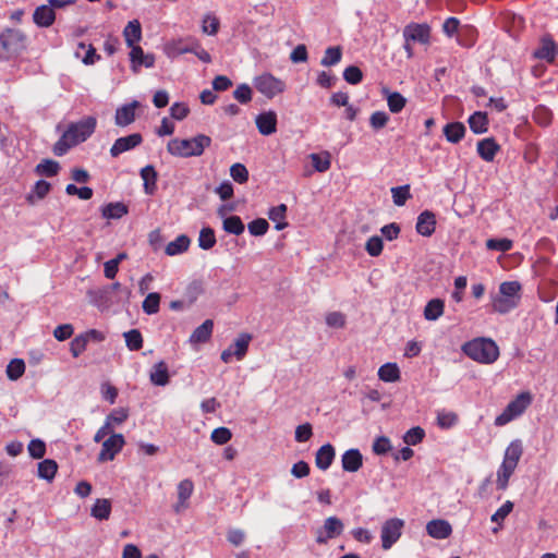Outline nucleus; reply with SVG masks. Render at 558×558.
Wrapping results in <instances>:
<instances>
[{
    "mask_svg": "<svg viewBox=\"0 0 558 558\" xmlns=\"http://www.w3.org/2000/svg\"><path fill=\"white\" fill-rule=\"evenodd\" d=\"M96 126L97 120L92 116L70 123L66 130L53 145V154L56 156L65 155L71 148L87 141L94 134Z\"/></svg>",
    "mask_w": 558,
    "mask_h": 558,
    "instance_id": "obj_1",
    "label": "nucleus"
},
{
    "mask_svg": "<svg viewBox=\"0 0 558 558\" xmlns=\"http://www.w3.org/2000/svg\"><path fill=\"white\" fill-rule=\"evenodd\" d=\"M211 144V138L205 134H198L192 138H172L167 144V151L180 158L202 156Z\"/></svg>",
    "mask_w": 558,
    "mask_h": 558,
    "instance_id": "obj_2",
    "label": "nucleus"
},
{
    "mask_svg": "<svg viewBox=\"0 0 558 558\" xmlns=\"http://www.w3.org/2000/svg\"><path fill=\"white\" fill-rule=\"evenodd\" d=\"M463 353L481 364H493L499 357V348L488 338H475L462 345Z\"/></svg>",
    "mask_w": 558,
    "mask_h": 558,
    "instance_id": "obj_3",
    "label": "nucleus"
},
{
    "mask_svg": "<svg viewBox=\"0 0 558 558\" xmlns=\"http://www.w3.org/2000/svg\"><path fill=\"white\" fill-rule=\"evenodd\" d=\"M522 287L518 281L500 283L499 291L492 299L493 310L499 314H507L519 305Z\"/></svg>",
    "mask_w": 558,
    "mask_h": 558,
    "instance_id": "obj_4",
    "label": "nucleus"
},
{
    "mask_svg": "<svg viewBox=\"0 0 558 558\" xmlns=\"http://www.w3.org/2000/svg\"><path fill=\"white\" fill-rule=\"evenodd\" d=\"M26 35L16 28H5L0 33V60L9 61L26 49Z\"/></svg>",
    "mask_w": 558,
    "mask_h": 558,
    "instance_id": "obj_5",
    "label": "nucleus"
},
{
    "mask_svg": "<svg viewBox=\"0 0 558 558\" xmlns=\"http://www.w3.org/2000/svg\"><path fill=\"white\" fill-rule=\"evenodd\" d=\"M532 402V396L529 391H523L519 393L513 400H511L508 405L505 408L502 413H500L495 418L496 426H505L514 418L519 417L524 413V411L529 408Z\"/></svg>",
    "mask_w": 558,
    "mask_h": 558,
    "instance_id": "obj_6",
    "label": "nucleus"
},
{
    "mask_svg": "<svg viewBox=\"0 0 558 558\" xmlns=\"http://www.w3.org/2000/svg\"><path fill=\"white\" fill-rule=\"evenodd\" d=\"M254 87L266 98L272 99L286 89V83L270 73H263L253 81Z\"/></svg>",
    "mask_w": 558,
    "mask_h": 558,
    "instance_id": "obj_7",
    "label": "nucleus"
},
{
    "mask_svg": "<svg viewBox=\"0 0 558 558\" xmlns=\"http://www.w3.org/2000/svg\"><path fill=\"white\" fill-rule=\"evenodd\" d=\"M404 524V521L399 518H391L383 523L380 539L384 550H389L400 539Z\"/></svg>",
    "mask_w": 558,
    "mask_h": 558,
    "instance_id": "obj_8",
    "label": "nucleus"
},
{
    "mask_svg": "<svg viewBox=\"0 0 558 558\" xmlns=\"http://www.w3.org/2000/svg\"><path fill=\"white\" fill-rule=\"evenodd\" d=\"M251 341L252 336L250 333L243 332L239 335L233 343H231L226 350L221 352V361L227 364L231 363L233 359L236 361H242L248 351Z\"/></svg>",
    "mask_w": 558,
    "mask_h": 558,
    "instance_id": "obj_9",
    "label": "nucleus"
},
{
    "mask_svg": "<svg viewBox=\"0 0 558 558\" xmlns=\"http://www.w3.org/2000/svg\"><path fill=\"white\" fill-rule=\"evenodd\" d=\"M124 445V436L122 434L112 433L106 440L102 441V446L97 460L99 462L112 461L116 456L123 449Z\"/></svg>",
    "mask_w": 558,
    "mask_h": 558,
    "instance_id": "obj_10",
    "label": "nucleus"
},
{
    "mask_svg": "<svg viewBox=\"0 0 558 558\" xmlns=\"http://www.w3.org/2000/svg\"><path fill=\"white\" fill-rule=\"evenodd\" d=\"M344 525L337 517H329L324 521V525L316 533V542L326 544L329 539L336 538L343 532Z\"/></svg>",
    "mask_w": 558,
    "mask_h": 558,
    "instance_id": "obj_11",
    "label": "nucleus"
},
{
    "mask_svg": "<svg viewBox=\"0 0 558 558\" xmlns=\"http://www.w3.org/2000/svg\"><path fill=\"white\" fill-rule=\"evenodd\" d=\"M403 38L407 43L428 44L430 38V26L426 23H410L403 29Z\"/></svg>",
    "mask_w": 558,
    "mask_h": 558,
    "instance_id": "obj_12",
    "label": "nucleus"
},
{
    "mask_svg": "<svg viewBox=\"0 0 558 558\" xmlns=\"http://www.w3.org/2000/svg\"><path fill=\"white\" fill-rule=\"evenodd\" d=\"M558 56V46L550 35L541 38L539 47L533 52L535 59L553 63Z\"/></svg>",
    "mask_w": 558,
    "mask_h": 558,
    "instance_id": "obj_13",
    "label": "nucleus"
},
{
    "mask_svg": "<svg viewBox=\"0 0 558 558\" xmlns=\"http://www.w3.org/2000/svg\"><path fill=\"white\" fill-rule=\"evenodd\" d=\"M143 142V137L140 133H133L128 136L119 137L114 141L110 148V155L117 158L121 154L132 150Z\"/></svg>",
    "mask_w": 558,
    "mask_h": 558,
    "instance_id": "obj_14",
    "label": "nucleus"
},
{
    "mask_svg": "<svg viewBox=\"0 0 558 558\" xmlns=\"http://www.w3.org/2000/svg\"><path fill=\"white\" fill-rule=\"evenodd\" d=\"M258 132L264 136H269L277 131V113L274 110L260 112L255 118Z\"/></svg>",
    "mask_w": 558,
    "mask_h": 558,
    "instance_id": "obj_15",
    "label": "nucleus"
},
{
    "mask_svg": "<svg viewBox=\"0 0 558 558\" xmlns=\"http://www.w3.org/2000/svg\"><path fill=\"white\" fill-rule=\"evenodd\" d=\"M196 39L194 38H179V39H172L166 43L165 45V53L168 58L174 59L181 54L184 53H191L193 51V41Z\"/></svg>",
    "mask_w": 558,
    "mask_h": 558,
    "instance_id": "obj_16",
    "label": "nucleus"
},
{
    "mask_svg": "<svg viewBox=\"0 0 558 558\" xmlns=\"http://www.w3.org/2000/svg\"><path fill=\"white\" fill-rule=\"evenodd\" d=\"M500 150V145L494 137L480 140L476 144L477 155L486 162H493Z\"/></svg>",
    "mask_w": 558,
    "mask_h": 558,
    "instance_id": "obj_17",
    "label": "nucleus"
},
{
    "mask_svg": "<svg viewBox=\"0 0 558 558\" xmlns=\"http://www.w3.org/2000/svg\"><path fill=\"white\" fill-rule=\"evenodd\" d=\"M140 102L133 100L130 104L123 105L116 110L114 122L119 126H128L135 121L136 109Z\"/></svg>",
    "mask_w": 558,
    "mask_h": 558,
    "instance_id": "obj_18",
    "label": "nucleus"
},
{
    "mask_svg": "<svg viewBox=\"0 0 558 558\" xmlns=\"http://www.w3.org/2000/svg\"><path fill=\"white\" fill-rule=\"evenodd\" d=\"M178 490V502L173 506V510L175 513H180L184 509L187 508L189 499L191 498L194 492V484L192 480L185 478L182 480L177 487Z\"/></svg>",
    "mask_w": 558,
    "mask_h": 558,
    "instance_id": "obj_19",
    "label": "nucleus"
},
{
    "mask_svg": "<svg viewBox=\"0 0 558 558\" xmlns=\"http://www.w3.org/2000/svg\"><path fill=\"white\" fill-rule=\"evenodd\" d=\"M426 532L435 539H445L452 534V526L447 520L434 519L427 522Z\"/></svg>",
    "mask_w": 558,
    "mask_h": 558,
    "instance_id": "obj_20",
    "label": "nucleus"
},
{
    "mask_svg": "<svg viewBox=\"0 0 558 558\" xmlns=\"http://www.w3.org/2000/svg\"><path fill=\"white\" fill-rule=\"evenodd\" d=\"M436 217L435 214L429 210H424L417 217L416 232L423 236H430L435 232Z\"/></svg>",
    "mask_w": 558,
    "mask_h": 558,
    "instance_id": "obj_21",
    "label": "nucleus"
},
{
    "mask_svg": "<svg viewBox=\"0 0 558 558\" xmlns=\"http://www.w3.org/2000/svg\"><path fill=\"white\" fill-rule=\"evenodd\" d=\"M56 20V13L50 4H43L35 9L33 21L38 27H50Z\"/></svg>",
    "mask_w": 558,
    "mask_h": 558,
    "instance_id": "obj_22",
    "label": "nucleus"
},
{
    "mask_svg": "<svg viewBox=\"0 0 558 558\" xmlns=\"http://www.w3.org/2000/svg\"><path fill=\"white\" fill-rule=\"evenodd\" d=\"M149 380L155 386L163 387L169 384V368L165 361L155 363L149 372Z\"/></svg>",
    "mask_w": 558,
    "mask_h": 558,
    "instance_id": "obj_23",
    "label": "nucleus"
},
{
    "mask_svg": "<svg viewBox=\"0 0 558 558\" xmlns=\"http://www.w3.org/2000/svg\"><path fill=\"white\" fill-rule=\"evenodd\" d=\"M342 469L347 472H356L363 464V457L359 449H349L341 457Z\"/></svg>",
    "mask_w": 558,
    "mask_h": 558,
    "instance_id": "obj_24",
    "label": "nucleus"
},
{
    "mask_svg": "<svg viewBox=\"0 0 558 558\" xmlns=\"http://www.w3.org/2000/svg\"><path fill=\"white\" fill-rule=\"evenodd\" d=\"M336 456L335 448L330 444H326L322 446L315 456L316 466L323 471H326L330 468Z\"/></svg>",
    "mask_w": 558,
    "mask_h": 558,
    "instance_id": "obj_25",
    "label": "nucleus"
},
{
    "mask_svg": "<svg viewBox=\"0 0 558 558\" xmlns=\"http://www.w3.org/2000/svg\"><path fill=\"white\" fill-rule=\"evenodd\" d=\"M465 126L462 122H449L444 129L442 133L449 143L458 144L465 135Z\"/></svg>",
    "mask_w": 558,
    "mask_h": 558,
    "instance_id": "obj_26",
    "label": "nucleus"
},
{
    "mask_svg": "<svg viewBox=\"0 0 558 558\" xmlns=\"http://www.w3.org/2000/svg\"><path fill=\"white\" fill-rule=\"evenodd\" d=\"M214 329V323L211 319H206L202 325H199L191 335L190 342L192 344L205 343L207 342Z\"/></svg>",
    "mask_w": 558,
    "mask_h": 558,
    "instance_id": "obj_27",
    "label": "nucleus"
},
{
    "mask_svg": "<svg viewBox=\"0 0 558 558\" xmlns=\"http://www.w3.org/2000/svg\"><path fill=\"white\" fill-rule=\"evenodd\" d=\"M141 178L144 182V192L147 195H153L156 192L157 189V171L151 165H147L146 167L142 168L141 170Z\"/></svg>",
    "mask_w": 558,
    "mask_h": 558,
    "instance_id": "obj_28",
    "label": "nucleus"
},
{
    "mask_svg": "<svg viewBox=\"0 0 558 558\" xmlns=\"http://www.w3.org/2000/svg\"><path fill=\"white\" fill-rule=\"evenodd\" d=\"M468 123L474 134H483L488 131V117L486 112L475 111L469 117Z\"/></svg>",
    "mask_w": 558,
    "mask_h": 558,
    "instance_id": "obj_29",
    "label": "nucleus"
},
{
    "mask_svg": "<svg viewBox=\"0 0 558 558\" xmlns=\"http://www.w3.org/2000/svg\"><path fill=\"white\" fill-rule=\"evenodd\" d=\"M75 56L81 58L82 62L86 65H93L100 59L95 47L90 44L86 45L85 43L78 44Z\"/></svg>",
    "mask_w": 558,
    "mask_h": 558,
    "instance_id": "obj_30",
    "label": "nucleus"
},
{
    "mask_svg": "<svg viewBox=\"0 0 558 558\" xmlns=\"http://www.w3.org/2000/svg\"><path fill=\"white\" fill-rule=\"evenodd\" d=\"M123 37L128 46L137 45L142 39V26L138 20L130 21L123 29Z\"/></svg>",
    "mask_w": 558,
    "mask_h": 558,
    "instance_id": "obj_31",
    "label": "nucleus"
},
{
    "mask_svg": "<svg viewBox=\"0 0 558 558\" xmlns=\"http://www.w3.org/2000/svg\"><path fill=\"white\" fill-rule=\"evenodd\" d=\"M523 453L522 442L515 439L509 444L505 450L502 462L508 463L517 468Z\"/></svg>",
    "mask_w": 558,
    "mask_h": 558,
    "instance_id": "obj_32",
    "label": "nucleus"
},
{
    "mask_svg": "<svg viewBox=\"0 0 558 558\" xmlns=\"http://www.w3.org/2000/svg\"><path fill=\"white\" fill-rule=\"evenodd\" d=\"M190 244V238L185 234H181L167 244L165 253L168 256L180 255L189 250Z\"/></svg>",
    "mask_w": 558,
    "mask_h": 558,
    "instance_id": "obj_33",
    "label": "nucleus"
},
{
    "mask_svg": "<svg viewBox=\"0 0 558 558\" xmlns=\"http://www.w3.org/2000/svg\"><path fill=\"white\" fill-rule=\"evenodd\" d=\"M128 206L121 202L109 203L101 207V215L106 219H120L128 214Z\"/></svg>",
    "mask_w": 558,
    "mask_h": 558,
    "instance_id": "obj_34",
    "label": "nucleus"
},
{
    "mask_svg": "<svg viewBox=\"0 0 558 558\" xmlns=\"http://www.w3.org/2000/svg\"><path fill=\"white\" fill-rule=\"evenodd\" d=\"M400 375L397 363H386L378 369V378L385 383H396L400 379Z\"/></svg>",
    "mask_w": 558,
    "mask_h": 558,
    "instance_id": "obj_35",
    "label": "nucleus"
},
{
    "mask_svg": "<svg viewBox=\"0 0 558 558\" xmlns=\"http://www.w3.org/2000/svg\"><path fill=\"white\" fill-rule=\"evenodd\" d=\"M342 54V47L330 46L325 50L324 56L320 60V65L325 68L335 66L341 61Z\"/></svg>",
    "mask_w": 558,
    "mask_h": 558,
    "instance_id": "obj_36",
    "label": "nucleus"
},
{
    "mask_svg": "<svg viewBox=\"0 0 558 558\" xmlns=\"http://www.w3.org/2000/svg\"><path fill=\"white\" fill-rule=\"evenodd\" d=\"M287 209V205L280 204L271 207L268 211V218L276 223L275 228L279 231L288 226L286 221Z\"/></svg>",
    "mask_w": 558,
    "mask_h": 558,
    "instance_id": "obj_37",
    "label": "nucleus"
},
{
    "mask_svg": "<svg viewBox=\"0 0 558 558\" xmlns=\"http://www.w3.org/2000/svg\"><path fill=\"white\" fill-rule=\"evenodd\" d=\"M445 303L440 299H433L427 302L424 308L426 320H436L444 314Z\"/></svg>",
    "mask_w": 558,
    "mask_h": 558,
    "instance_id": "obj_38",
    "label": "nucleus"
},
{
    "mask_svg": "<svg viewBox=\"0 0 558 558\" xmlns=\"http://www.w3.org/2000/svg\"><path fill=\"white\" fill-rule=\"evenodd\" d=\"M310 159L312 161L313 168L317 172H326L330 169L331 166V156L328 151L323 153H313L310 155Z\"/></svg>",
    "mask_w": 558,
    "mask_h": 558,
    "instance_id": "obj_39",
    "label": "nucleus"
},
{
    "mask_svg": "<svg viewBox=\"0 0 558 558\" xmlns=\"http://www.w3.org/2000/svg\"><path fill=\"white\" fill-rule=\"evenodd\" d=\"M58 471V464L52 459H45L38 463V477L51 482Z\"/></svg>",
    "mask_w": 558,
    "mask_h": 558,
    "instance_id": "obj_40",
    "label": "nucleus"
},
{
    "mask_svg": "<svg viewBox=\"0 0 558 558\" xmlns=\"http://www.w3.org/2000/svg\"><path fill=\"white\" fill-rule=\"evenodd\" d=\"M222 229L229 234L240 235L244 232L245 226L239 216L232 215L223 219Z\"/></svg>",
    "mask_w": 558,
    "mask_h": 558,
    "instance_id": "obj_41",
    "label": "nucleus"
},
{
    "mask_svg": "<svg viewBox=\"0 0 558 558\" xmlns=\"http://www.w3.org/2000/svg\"><path fill=\"white\" fill-rule=\"evenodd\" d=\"M387 95V105L392 113H399L407 105V99L398 92L384 90Z\"/></svg>",
    "mask_w": 558,
    "mask_h": 558,
    "instance_id": "obj_42",
    "label": "nucleus"
},
{
    "mask_svg": "<svg viewBox=\"0 0 558 558\" xmlns=\"http://www.w3.org/2000/svg\"><path fill=\"white\" fill-rule=\"evenodd\" d=\"M111 513V502L109 499H97L92 508L90 514L98 520L109 519Z\"/></svg>",
    "mask_w": 558,
    "mask_h": 558,
    "instance_id": "obj_43",
    "label": "nucleus"
},
{
    "mask_svg": "<svg viewBox=\"0 0 558 558\" xmlns=\"http://www.w3.org/2000/svg\"><path fill=\"white\" fill-rule=\"evenodd\" d=\"M216 234L215 230L210 227H204L199 231L198 235V246L202 250L208 251L216 245Z\"/></svg>",
    "mask_w": 558,
    "mask_h": 558,
    "instance_id": "obj_44",
    "label": "nucleus"
},
{
    "mask_svg": "<svg viewBox=\"0 0 558 558\" xmlns=\"http://www.w3.org/2000/svg\"><path fill=\"white\" fill-rule=\"evenodd\" d=\"M517 468L508 463L502 462L497 471V487L501 490L506 489L509 483V478L513 474Z\"/></svg>",
    "mask_w": 558,
    "mask_h": 558,
    "instance_id": "obj_45",
    "label": "nucleus"
},
{
    "mask_svg": "<svg viewBox=\"0 0 558 558\" xmlns=\"http://www.w3.org/2000/svg\"><path fill=\"white\" fill-rule=\"evenodd\" d=\"M533 120L541 126H548L553 120V112L544 105H538L533 111Z\"/></svg>",
    "mask_w": 558,
    "mask_h": 558,
    "instance_id": "obj_46",
    "label": "nucleus"
},
{
    "mask_svg": "<svg viewBox=\"0 0 558 558\" xmlns=\"http://www.w3.org/2000/svg\"><path fill=\"white\" fill-rule=\"evenodd\" d=\"M7 376L11 380H17L25 373V362L22 359H13L7 365Z\"/></svg>",
    "mask_w": 558,
    "mask_h": 558,
    "instance_id": "obj_47",
    "label": "nucleus"
},
{
    "mask_svg": "<svg viewBox=\"0 0 558 558\" xmlns=\"http://www.w3.org/2000/svg\"><path fill=\"white\" fill-rule=\"evenodd\" d=\"M125 344L130 351H138L143 348V337L140 330L131 329L124 332Z\"/></svg>",
    "mask_w": 558,
    "mask_h": 558,
    "instance_id": "obj_48",
    "label": "nucleus"
},
{
    "mask_svg": "<svg viewBox=\"0 0 558 558\" xmlns=\"http://www.w3.org/2000/svg\"><path fill=\"white\" fill-rule=\"evenodd\" d=\"M60 166L57 161L45 159L36 166V173L44 177H54L58 174Z\"/></svg>",
    "mask_w": 558,
    "mask_h": 558,
    "instance_id": "obj_49",
    "label": "nucleus"
},
{
    "mask_svg": "<svg viewBox=\"0 0 558 558\" xmlns=\"http://www.w3.org/2000/svg\"><path fill=\"white\" fill-rule=\"evenodd\" d=\"M160 294L157 292L148 293L144 299L142 307L144 313L153 315L159 312Z\"/></svg>",
    "mask_w": 558,
    "mask_h": 558,
    "instance_id": "obj_50",
    "label": "nucleus"
},
{
    "mask_svg": "<svg viewBox=\"0 0 558 558\" xmlns=\"http://www.w3.org/2000/svg\"><path fill=\"white\" fill-rule=\"evenodd\" d=\"M486 247L492 251H498L506 253L513 247V242L510 239L501 238V239H488L486 241Z\"/></svg>",
    "mask_w": 558,
    "mask_h": 558,
    "instance_id": "obj_51",
    "label": "nucleus"
},
{
    "mask_svg": "<svg viewBox=\"0 0 558 558\" xmlns=\"http://www.w3.org/2000/svg\"><path fill=\"white\" fill-rule=\"evenodd\" d=\"M425 437V430L420 427V426H415V427H412L410 428L403 436V441L408 445V446H415L417 444H420Z\"/></svg>",
    "mask_w": 558,
    "mask_h": 558,
    "instance_id": "obj_52",
    "label": "nucleus"
},
{
    "mask_svg": "<svg viewBox=\"0 0 558 558\" xmlns=\"http://www.w3.org/2000/svg\"><path fill=\"white\" fill-rule=\"evenodd\" d=\"M384 248L383 239L378 235L371 236L365 244V251L372 257H377L381 254Z\"/></svg>",
    "mask_w": 558,
    "mask_h": 558,
    "instance_id": "obj_53",
    "label": "nucleus"
},
{
    "mask_svg": "<svg viewBox=\"0 0 558 558\" xmlns=\"http://www.w3.org/2000/svg\"><path fill=\"white\" fill-rule=\"evenodd\" d=\"M248 232L254 236H262L267 233L269 223L264 218H257L247 225Z\"/></svg>",
    "mask_w": 558,
    "mask_h": 558,
    "instance_id": "obj_54",
    "label": "nucleus"
},
{
    "mask_svg": "<svg viewBox=\"0 0 558 558\" xmlns=\"http://www.w3.org/2000/svg\"><path fill=\"white\" fill-rule=\"evenodd\" d=\"M343 78L351 85H357L363 80V72L356 65H349L343 71Z\"/></svg>",
    "mask_w": 558,
    "mask_h": 558,
    "instance_id": "obj_55",
    "label": "nucleus"
},
{
    "mask_svg": "<svg viewBox=\"0 0 558 558\" xmlns=\"http://www.w3.org/2000/svg\"><path fill=\"white\" fill-rule=\"evenodd\" d=\"M232 438V433L227 427H217L211 432L210 439L216 445H226Z\"/></svg>",
    "mask_w": 558,
    "mask_h": 558,
    "instance_id": "obj_56",
    "label": "nucleus"
},
{
    "mask_svg": "<svg viewBox=\"0 0 558 558\" xmlns=\"http://www.w3.org/2000/svg\"><path fill=\"white\" fill-rule=\"evenodd\" d=\"M253 92L250 85L243 83L238 85L233 92V97L242 105H246L252 100Z\"/></svg>",
    "mask_w": 558,
    "mask_h": 558,
    "instance_id": "obj_57",
    "label": "nucleus"
},
{
    "mask_svg": "<svg viewBox=\"0 0 558 558\" xmlns=\"http://www.w3.org/2000/svg\"><path fill=\"white\" fill-rule=\"evenodd\" d=\"M230 175L235 182L240 184L246 183L248 180V171L246 167L240 162L231 166Z\"/></svg>",
    "mask_w": 558,
    "mask_h": 558,
    "instance_id": "obj_58",
    "label": "nucleus"
},
{
    "mask_svg": "<svg viewBox=\"0 0 558 558\" xmlns=\"http://www.w3.org/2000/svg\"><path fill=\"white\" fill-rule=\"evenodd\" d=\"M392 199L397 206H402L411 197L409 185L391 189Z\"/></svg>",
    "mask_w": 558,
    "mask_h": 558,
    "instance_id": "obj_59",
    "label": "nucleus"
},
{
    "mask_svg": "<svg viewBox=\"0 0 558 558\" xmlns=\"http://www.w3.org/2000/svg\"><path fill=\"white\" fill-rule=\"evenodd\" d=\"M65 192L68 195H76L78 198L83 201H88L93 197V190L88 186L78 187L75 184H68L65 187Z\"/></svg>",
    "mask_w": 558,
    "mask_h": 558,
    "instance_id": "obj_60",
    "label": "nucleus"
},
{
    "mask_svg": "<svg viewBox=\"0 0 558 558\" xmlns=\"http://www.w3.org/2000/svg\"><path fill=\"white\" fill-rule=\"evenodd\" d=\"M88 341L80 333L70 343V352L73 357H78L87 348Z\"/></svg>",
    "mask_w": 558,
    "mask_h": 558,
    "instance_id": "obj_61",
    "label": "nucleus"
},
{
    "mask_svg": "<svg viewBox=\"0 0 558 558\" xmlns=\"http://www.w3.org/2000/svg\"><path fill=\"white\" fill-rule=\"evenodd\" d=\"M513 509V502L507 500L501 507H499L496 512L492 515V522H495L499 525L502 524L504 520L510 514Z\"/></svg>",
    "mask_w": 558,
    "mask_h": 558,
    "instance_id": "obj_62",
    "label": "nucleus"
},
{
    "mask_svg": "<svg viewBox=\"0 0 558 558\" xmlns=\"http://www.w3.org/2000/svg\"><path fill=\"white\" fill-rule=\"evenodd\" d=\"M389 116L385 111H375L369 117V125L373 130L378 131L387 125Z\"/></svg>",
    "mask_w": 558,
    "mask_h": 558,
    "instance_id": "obj_63",
    "label": "nucleus"
},
{
    "mask_svg": "<svg viewBox=\"0 0 558 558\" xmlns=\"http://www.w3.org/2000/svg\"><path fill=\"white\" fill-rule=\"evenodd\" d=\"M202 29L208 35H216L219 29V20L211 14L205 15L202 22Z\"/></svg>",
    "mask_w": 558,
    "mask_h": 558,
    "instance_id": "obj_64",
    "label": "nucleus"
}]
</instances>
